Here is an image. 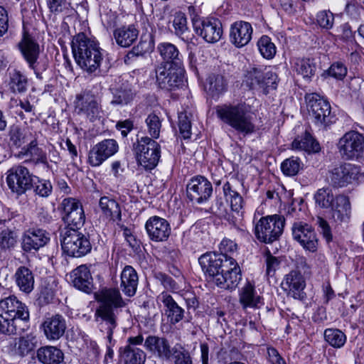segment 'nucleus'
I'll list each match as a JSON object with an SVG mask.
<instances>
[{
	"label": "nucleus",
	"mask_w": 364,
	"mask_h": 364,
	"mask_svg": "<svg viewBox=\"0 0 364 364\" xmlns=\"http://www.w3.org/2000/svg\"><path fill=\"white\" fill-rule=\"evenodd\" d=\"M198 262L208 281L219 288L232 291L242 279L240 268L233 257L210 252L202 255Z\"/></svg>",
	"instance_id": "nucleus-1"
},
{
	"label": "nucleus",
	"mask_w": 364,
	"mask_h": 364,
	"mask_svg": "<svg viewBox=\"0 0 364 364\" xmlns=\"http://www.w3.org/2000/svg\"><path fill=\"white\" fill-rule=\"evenodd\" d=\"M98 304L95 311V321L98 323L101 331L107 333L110 342L114 330L117 326L118 309L124 307V301L119 291L117 289L101 290L95 296Z\"/></svg>",
	"instance_id": "nucleus-2"
},
{
	"label": "nucleus",
	"mask_w": 364,
	"mask_h": 364,
	"mask_svg": "<svg viewBox=\"0 0 364 364\" xmlns=\"http://www.w3.org/2000/svg\"><path fill=\"white\" fill-rule=\"evenodd\" d=\"M71 48L76 63L84 71L87 73L100 71L103 53L97 41L84 33H79L73 36Z\"/></svg>",
	"instance_id": "nucleus-3"
},
{
	"label": "nucleus",
	"mask_w": 364,
	"mask_h": 364,
	"mask_svg": "<svg viewBox=\"0 0 364 364\" xmlns=\"http://www.w3.org/2000/svg\"><path fill=\"white\" fill-rule=\"evenodd\" d=\"M29 321L27 306L15 296L0 300V332L6 335L16 334L23 330V322Z\"/></svg>",
	"instance_id": "nucleus-4"
},
{
	"label": "nucleus",
	"mask_w": 364,
	"mask_h": 364,
	"mask_svg": "<svg viewBox=\"0 0 364 364\" xmlns=\"http://www.w3.org/2000/svg\"><path fill=\"white\" fill-rule=\"evenodd\" d=\"M216 114L223 122L244 136L255 132L250 107L244 102L218 106Z\"/></svg>",
	"instance_id": "nucleus-5"
},
{
	"label": "nucleus",
	"mask_w": 364,
	"mask_h": 364,
	"mask_svg": "<svg viewBox=\"0 0 364 364\" xmlns=\"http://www.w3.org/2000/svg\"><path fill=\"white\" fill-rule=\"evenodd\" d=\"M60 240L63 252L70 257H81L92 250L90 236L75 228H65L62 230Z\"/></svg>",
	"instance_id": "nucleus-6"
},
{
	"label": "nucleus",
	"mask_w": 364,
	"mask_h": 364,
	"mask_svg": "<svg viewBox=\"0 0 364 364\" xmlns=\"http://www.w3.org/2000/svg\"><path fill=\"white\" fill-rule=\"evenodd\" d=\"M17 48L36 78L42 80L43 73L48 69V63L46 60H39L41 51L38 43L31 35L24 33L17 44Z\"/></svg>",
	"instance_id": "nucleus-7"
},
{
	"label": "nucleus",
	"mask_w": 364,
	"mask_h": 364,
	"mask_svg": "<svg viewBox=\"0 0 364 364\" xmlns=\"http://www.w3.org/2000/svg\"><path fill=\"white\" fill-rule=\"evenodd\" d=\"M285 224L282 215H272L262 217L255 224L254 233L256 238L265 244L278 240L282 235Z\"/></svg>",
	"instance_id": "nucleus-8"
},
{
	"label": "nucleus",
	"mask_w": 364,
	"mask_h": 364,
	"mask_svg": "<svg viewBox=\"0 0 364 364\" xmlns=\"http://www.w3.org/2000/svg\"><path fill=\"white\" fill-rule=\"evenodd\" d=\"M136 161L145 169L154 168L161 157V146L158 142L149 136H142L134 144Z\"/></svg>",
	"instance_id": "nucleus-9"
},
{
	"label": "nucleus",
	"mask_w": 364,
	"mask_h": 364,
	"mask_svg": "<svg viewBox=\"0 0 364 364\" xmlns=\"http://www.w3.org/2000/svg\"><path fill=\"white\" fill-rule=\"evenodd\" d=\"M75 111L77 114L84 115L90 122L102 117V109L100 97L92 90H82L77 94L74 100Z\"/></svg>",
	"instance_id": "nucleus-10"
},
{
	"label": "nucleus",
	"mask_w": 364,
	"mask_h": 364,
	"mask_svg": "<svg viewBox=\"0 0 364 364\" xmlns=\"http://www.w3.org/2000/svg\"><path fill=\"white\" fill-rule=\"evenodd\" d=\"M309 107V114L318 126L326 127L335 122L336 115L331 112L328 101L316 93L306 95Z\"/></svg>",
	"instance_id": "nucleus-11"
},
{
	"label": "nucleus",
	"mask_w": 364,
	"mask_h": 364,
	"mask_svg": "<svg viewBox=\"0 0 364 364\" xmlns=\"http://www.w3.org/2000/svg\"><path fill=\"white\" fill-rule=\"evenodd\" d=\"M33 178V175L22 165L14 166L6 173V183L9 188L18 197L31 190Z\"/></svg>",
	"instance_id": "nucleus-12"
},
{
	"label": "nucleus",
	"mask_w": 364,
	"mask_h": 364,
	"mask_svg": "<svg viewBox=\"0 0 364 364\" xmlns=\"http://www.w3.org/2000/svg\"><path fill=\"white\" fill-rule=\"evenodd\" d=\"M156 83L163 90H173L183 85L182 68H176L169 64H160L155 70Z\"/></svg>",
	"instance_id": "nucleus-13"
},
{
	"label": "nucleus",
	"mask_w": 364,
	"mask_h": 364,
	"mask_svg": "<svg viewBox=\"0 0 364 364\" xmlns=\"http://www.w3.org/2000/svg\"><path fill=\"white\" fill-rule=\"evenodd\" d=\"M338 149L342 158L358 159L364 151V136L357 131L348 132L339 139Z\"/></svg>",
	"instance_id": "nucleus-14"
},
{
	"label": "nucleus",
	"mask_w": 364,
	"mask_h": 364,
	"mask_svg": "<svg viewBox=\"0 0 364 364\" xmlns=\"http://www.w3.org/2000/svg\"><path fill=\"white\" fill-rule=\"evenodd\" d=\"M359 168L350 163H342L328 171L327 179L333 188H343L358 179Z\"/></svg>",
	"instance_id": "nucleus-15"
},
{
	"label": "nucleus",
	"mask_w": 364,
	"mask_h": 364,
	"mask_svg": "<svg viewBox=\"0 0 364 364\" xmlns=\"http://www.w3.org/2000/svg\"><path fill=\"white\" fill-rule=\"evenodd\" d=\"M64 221L68 228L79 230L85 223V216L82 203L74 198H66L60 203Z\"/></svg>",
	"instance_id": "nucleus-16"
},
{
	"label": "nucleus",
	"mask_w": 364,
	"mask_h": 364,
	"mask_svg": "<svg viewBox=\"0 0 364 364\" xmlns=\"http://www.w3.org/2000/svg\"><path fill=\"white\" fill-rule=\"evenodd\" d=\"M212 193L211 183L202 176L193 177L186 185L187 198L193 203L200 204L207 201Z\"/></svg>",
	"instance_id": "nucleus-17"
},
{
	"label": "nucleus",
	"mask_w": 364,
	"mask_h": 364,
	"mask_svg": "<svg viewBox=\"0 0 364 364\" xmlns=\"http://www.w3.org/2000/svg\"><path fill=\"white\" fill-rule=\"evenodd\" d=\"M292 235L294 240L306 251L315 252L318 246V240L316 233L311 225L303 223H294L291 228Z\"/></svg>",
	"instance_id": "nucleus-18"
},
{
	"label": "nucleus",
	"mask_w": 364,
	"mask_h": 364,
	"mask_svg": "<svg viewBox=\"0 0 364 364\" xmlns=\"http://www.w3.org/2000/svg\"><path fill=\"white\" fill-rule=\"evenodd\" d=\"M118 149L119 145L115 139H104L91 148L88 154L87 162L91 166H99L114 155Z\"/></svg>",
	"instance_id": "nucleus-19"
},
{
	"label": "nucleus",
	"mask_w": 364,
	"mask_h": 364,
	"mask_svg": "<svg viewBox=\"0 0 364 364\" xmlns=\"http://www.w3.org/2000/svg\"><path fill=\"white\" fill-rule=\"evenodd\" d=\"M193 30L197 35L210 43L219 41L223 35L222 23L215 18H203L201 22L194 23Z\"/></svg>",
	"instance_id": "nucleus-20"
},
{
	"label": "nucleus",
	"mask_w": 364,
	"mask_h": 364,
	"mask_svg": "<svg viewBox=\"0 0 364 364\" xmlns=\"http://www.w3.org/2000/svg\"><path fill=\"white\" fill-rule=\"evenodd\" d=\"M21 247L24 252L38 251L50 241V234L46 230L30 228L22 235Z\"/></svg>",
	"instance_id": "nucleus-21"
},
{
	"label": "nucleus",
	"mask_w": 364,
	"mask_h": 364,
	"mask_svg": "<svg viewBox=\"0 0 364 364\" xmlns=\"http://www.w3.org/2000/svg\"><path fill=\"white\" fill-rule=\"evenodd\" d=\"M144 347L154 357L168 362L172 360V354L177 346L171 347L168 341L164 337L149 336L144 341Z\"/></svg>",
	"instance_id": "nucleus-22"
},
{
	"label": "nucleus",
	"mask_w": 364,
	"mask_h": 364,
	"mask_svg": "<svg viewBox=\"0 0 364 364\" xmlns=\"http://www.w3.org/2000/svg\"><path fill=\"white\" fill-rule=\"evenodd\" d=\"M145 229L149 238L154 242L166 241L171 232L169 223L159 216H151L146 222Z\"/></svg>",
	"instance_id": "nucleus-23"
},
{
	"label": "nucleus",
	"mask_w": 364,
	"mask_h": 364,
	"mask_svg": "<svg viewBox=\"0 0 364 364\" xmlns=\"http://www.w3.org/2000/svg\"><path fill=\"white\" fill-rule=\"evenodd\" d=\"M281 286L288 296L295 299L302 300L305 297L304 289L306 282L304 276L297 270H292L286 274Z\"/></svg>",
	"instance_id": "nucleus-24"
},
{
	"label": "nucleus",
	"mask_w": 364,
	"mask_h": 364,
	"mask_svg": "<svg viewBox=\"0 0 364 364\" xmlns=\"http://www.w3.org/2000/svg\"><path fill=\"white\" fill-rule=\"evenodd\" d=\"M66 328V321L60 314L46 317L41 324V329L50 341H58L62 338Z\"/></svg>",
	"instance_id": "nucleus-25"
},
{
	"label": "nucleus",
	"mask_w": 364,
	"mask_h": 364,
	"mask_svg": "<svg viewBox=\"0 0 364 364\" xmlns=\"http://www.w3.org/2000/svg\"><path fill=\"white\" fill-rule=\"evenodd\" d=\"M252 32L253 29L250 23L235 21L230 26V41L235 47L242 48L251 41Z\"/></svg>",
	"instance_id": "nucleus-26"
},
{
	"label": "nucleus",
	"mask_w": 364,
	"mask_h": 364,
	"mask_svg": "<svg viewBox=\"0 0 364 364\" xmlns=\"http://www.w3.org/2000/svg\"><path fill=\"white\" fill-rule=\"evenodd\" d=\"M164 304V313L168 321L175 325L184 318V309L181 307L173 298L166 291H163L159 296Z\"/></svg>",
	"instance_id": "nucleus-27"
},
{
	"label": "nucleus",
	"mask_w": 364,
	"mask_h": 364,
	"mask_svg": "<svg viewBox=\"0 0 364 364\" xmlns=\"http://www.w3.org/2000/svg\"><path fill=\"white\" fill-rule=\"evenodd\" d=\"M205 88L209 97L218 100L227 92L228 82L223 74L210 73L206 78Z\"/></svg>",
	"instance_id": "nucleus-28"
},
{
	"label": "nucleus",
	"mask_w": 364,
	"mask_h": 364,
	"mask_svg": "<svg viewBox=\"0 0 364 364\" xmlns=\"http://www.w3.org/2000/svg\"><path fill=\"white\" fill-rule=\"evenodd\" d=\"M73 286L79 290L90 293L92 289V277L88 267L82 264L73 269L70 274Z\"/></svg>",
	"instance_id": "nucleus-29"
},
{
	"label": "nucleus",
	"mask_w": 364,
	"mask_h": 364,
	"mask_svg": "<svg viewBox=\"0 0 364 364\" xmlns=\"http://www.w3.org/2000/svg\"><path fill=\"white\" fill-rule=\"evenodd\" d=\"M139 284V277L135 269L126 265L120 274V289L123 294L129 297L136 294Z\"/></svg>",
	"instance_id": "nucleus-30"
},
{
	"label": "nucleus",
	"mask_w": 364,
	"mask_h": 364,
	"mask_svg": "<svg viewBox=\"0 0 364 364\" xmlns=\"http://www.w3.org/2000/svg\"><path fill=\"white\" fill-rule=\"evenodd\" d=\"M113 36L118 46H131L138 38L139 30L135 24L122 25L114 30Z\"/></svg>",
	"instance_id": "nucleus-31"
},
{
	"label": "nucleus",
	"mask_w": 364,
	"mask_h": 364,
	"mask_svg": "<svg viewBox=\"0 0 364 364\" xmlns=\"http://www.w3.org/2000/svg\"><path fill=\"white\" fill-rule=\"evenodd\" d=\"M262 298L257 294L255 284L247 281L239 291V301L244 309L258 308L262 304Z\"/></svg>",
	"instance_id": "nucleus-32"
},
{
	"label": "nucleus",
	"mask_w": 364,
	"mask_h": 364,
	"mask_svg": "<svg viewBox=\"0 0 364 364\" xmlns=\"http://www.w3.org/2000/svg\"><path fill=\"white\" fill-rule=\"evenodd\" d=\"M157 50L165 61L161 64H169L178 68H183V57L175 45L168 42L161 43L158 45Z\"/></svg>",
	"instance_id": "nucleus-33"
},
{
	"label": "nucleus",
	"mask_w": 364,
	"mask_h": 364,
	"mask_svg": "<svg viewBox=\"0 0 364 364\" xmlns=\"http://www.w3.org/2000/svg\"><path fill=\"white\" fill-rule=\"evenodd\" d=\"M172 26L173 33L187 44L192 42L194 36L191 33L187 23L186 14L182 11H177L173 16Z\"/></svg>",
	"instance_id": "nucleus-34"
},
{
	"label": "nucleus",
	"mask_w": 364,
	"mask_h": 364,
	"mask_svg": "<svg viewBox=\"0 0 364 364\" xmlns=\"http://www.w3.org/2000/svg\"><path fill=\"white\" fill-rule=\"evenodd\" d=\"M112 100L111 104L113 105L124 106L130 104L136 96L130 84L125 82L117 87L111 89Z\"/></svg>",
	"instance_id": "nucleus-35"
},
{
	"label": "nucleus",
	"mask_w": 364,
	"mask_h": 364,
	"mask_svg": "<svg viewBox=\"0 0 364 364\" xmlns=\"http://www.w3.org/2000/svg\"><path fill=\"white\" fill-rule=\"evenodd\" d=\"M223 189L225 200L230 203L231 210L236 213L238 217L242 218V210L245 203L242 196L235 190L234 186L228 181L223 185Z\"/></svg>",
	"instance_id": "nucleus-36"
},
{
	"label": "nucleus",
	"mask_w": 364,
	"mask_h": 364,
	"mask_svg": "<svg viewBox=\"0 0 364 364\" xmlns=\"http://www.w3.org/2000/svg\"><path fill=\"white\" fill-rule=\"evenodd\" d=\"M333 210V218L335 221L347 222L350 218V204L349 198L344 195H339L334 198Z\"/></svg>",
	"instance_id": "nucleus-37"
},
{
	"label": "nucleus",
	"mask_w": 364,
	"mask_h": 364,
	"mask_svg": "<svg viewBox=\"0 0 364 364\" xmlns=\"http://www.w3.org/2000/svg\"><path fill=\"white\" fill-rule=\"evenodd\" d=\"M37 358L43 364H60L64 359V354L55 346H46L38 349Z\"/></svg>",
	"instance_id": "nucleus-38"
},
{
	"label": "nucleus",
	"mask_w": 364,
	"mask_h": 364,
	"mask_svg": "<svg viewBox=\"0 0 364 364\" xmlns=\"http://www.w3.org/2000/svg\"><path fill=\"white\" fill-rule=\"evenodd\" d=\"M292 68L306 81H311L315 75L317 66L312 58H297L293 60Z\"/></svg>",
	"instance_id": "nucleus-39"
},
{
	"label": "nucleus",
	"mask_w": 364,
	"mask_h": 364,
	"mask_svg": "<svg viewBox=\"0 0 364 364\" xmlns=\"http://www.w3.org/2000/svg\"><path fill=\"white\" fill-rule=\"evenodd\" d=\"M14 279L17 287L21 291L30 293L34 287V274L25 266H21L16 270Z\"/></svg>",
	"instance_id": "nucleus-40"
},
{
	"label": "nucleus",
	"mask_w": 364,
	"mask_h": 364,
	"mask_svg": "<svg viewBox=\"0 0 364 364\" xmlns=\"http://www.w3.org/2000/svg\"><path fill=\"white\" fill-rule=\"evenodd\" d=\"M99 206L102 214L109 220L115 222L122 220L120 205L114 199L108 196L101 197Z\"/></svg>",
	"instance_id": "nucleus-41"
},
{
	"label": "nucleus",
	"mask_w": 364,
	"mask_h": 364,
	"mask_svg": "<svg viewBox=\"0 0 364 364\" xmlns=\"http://www.w3.org/2000/svg\"><path fill=\"white\" fill-rule=\"evenodd\" d=\"M119 353L124 364H144L146 360V353L141 349L132 345L120 348Z\"/></svg>",
	"instance_id": "nucleus-42"
},
{
	"label": "nucleus",
	"mask_w": 364,
	"mask_h": 364,
	"mask_svg": "<svg viewBox=\"0 0 364 364\" xmlns=\"http://www.w3.org/2000/svg\"><path fill=\"white\" fill-rule=\"evenodd\" d=\"M291 146L294 149L304 150L309 153H316L320 150L319 144L307 132H305L304 134L296 138L293 141Z\"/></svg>",
	"instance_id": "nucleus-43"
},
{
	"label": "nucleus",
	"mask_w": 364,
	"mask_h": 364,
	"mask_svg": "<svg viewBox=\"0 0 364 364\" xmlns=\"http://www.w3.org/2000/svg\"><path fill=\"white\" fill-rule=\"evenodd\" d=\"M31 134L18 125L13 124L8 132L9 144L11 147L20 148L28 141Z\"/></svg>",
	"instance_id": "nucleus-44"
},
{
	"label": "nucleus",
	"mask_w": 364,
	"mask_h": 364,
	"mask_svg": "<svg viewBox=\"0 0 364 364\" xmlns=\"http://www.w3.org/2000/svg\"><path fill=\"white\" fill-rule=\"evenodd\" d=\"M18 156L19 158L29 156L28 160L34 164L45 163L46 161V154L41 149L38 147L36 140H31L27 146L23 147Z\"/></svg>",
	"instance_id": "nucleus-45"
},
{
	"label": "nucleus",
	"mask_w": 364,
	"mask_h": 364,
	"mask_svg": "<svg viewBox=\"0 0 364 364\" xmlns=\"http://www.w3.org/2000/svg\"><path fill=\"white\" fill-rule=\"evenodd\" d=\"M266 68L262 66L250 67L245 75V82L251 90L260 89Z\"/></svg>",
	"instance_id": "nucleus-46"
},
{
	"label": "nucleus",
	"mask_w": 364,
	"mask_h": 364,
	"mask_svg": "<svg viewBox=\"0 0 364 364\" xmlns=\"http://www.w3.org/2000/svg\"><path fill=\"white\" fill-rule=\"evenodd\" d=\"M27 76L18 70L14 69L9 73V86L14 92L23 93L28 89Z\"/></svg>",
	"instance_id": "nucleus-47"
},
{
	"label": "nucleus",
	"mask_w": 364,
	"mask_h": 364,
	"mask_svg": "<svg viewBox=\"0 0 364 364\" xmlns=\"http://www.w3.org/2000/svg\"><path fill=\"white\" fill-rule=\"evenodd\" d=\"M178 126L181 136L184 139H190L192 134V112L186 109L181 111L178 113Z\"/></svg>",
	"instance_id": "nucleus-48"
},
{
	"label": "nucleus",
	"mask_w": 364,
	"mask_h": 364,
	"mask_svg": "<svg viewBox=\"0 0 364 364\" xmlns=\"http://www.w3.org/2000/svg\"><path fill=\"white\" fill-rule=\"evenodd\" d=\"M31 189L33 190L36 195L42 198H48L53 192V186L49 180L33 176Z\"/></svg>",
	"instance_id": "nucleus-49"
},
{
	"label": "nucleus",
	"mask_w": 364,
	"mask_h": 364,
	"mask_svg": "<svg viewBox=\"0 0 364 364\" xmlns=\"http://www.w3.org/2000/svg\"><path fill=\"white\" fill-rule=\"evenodd\" d=\"M324 338L329 345L337 348L342 347L346 341V335L341 331L336 328L326 329Z\"/></svg>",
	"instance_id": "nucleus-50"
},
{
	"label": "nucleus",
	"mask_w": 364,
	"mask_h": 364,
	"mask_svg": "<svg viewBox=\"0 0 364 364\" xmlns=\"http://www.w3.org/2000/svg\"><path fill=\"white\" fill-rule=\"evenodd\" d=\"M316 204L321 208H329L333 205L334 196L329 188H320L314 195Z\"/></svg>",
	"instance_id": "nucleus-51"
},
{
	"label": "nucleus",
	"mask_w": 364,
	"mask_h": 364,
	"mask_svg": "<svg viewBox=\"0 0 364 364\" xmlns=\"http://www.w3.org/2000/svg\"><path fill=\"white\" fill-rule=\"evenodd\" d=\"M259 53L266 59H272L277 53V48L272 39L267 36H262L257 42Z\"/></svg>",
	"instance_id": "nucleus-52"
},
{
	"label": "nucleus",
	"mask_w": 364,
	"mask_h": 364,
	"mask_svg": "<svg viewBox=\"0 0 364 364\" xmlns=\"http://www.w3.org/2000/svg\"><path fill=\"white\" fill-rule=\"evenodd\" d=\"M154 50V40L150 35L149 41H141L136 46L127 54L126 58L128 59L133 58L136 56H142L146 53H151Z\"/></svg>",
	"instance_id": "nucleus-53"
},
{
	"label": "nucleus",
	"mask_w": 364,
	"mask_h": 364,
	"mask_svg": "<svg viewBox=\"0 0 364 364\" xmlns=\"http://www.w3.org/2000/svg\"><path fill=\"white\" fill-rule=\"evenodd\" d=\"M146 124L147 127V131L150 138L152 139H156L160 136L161 121L160 118L154 113H151L148 115L146 119Z\"/></svg>",
	"instance_id": "nucleus-54"
},
{
	"label": "nucleus",
	"mask_w": 364,
	"mask_h": 364,
	"mask_svg": "<svg viewBox=\"0 0 364 364\" xmlns=\"http://www.w3.org/2000/svg\"><path fill=\"white\" fill-rule=\"evenodd\" d=\"M281 168L286 176H295L301 168V161L297 157H291L282 163Z\"/></svg>",
	"instance_id": "nucleus-55"
},
{
	"label": "nucleus",
	"mask_w": 364,
	"mask_h": 364,
	"mask_svg": "<svg viewBox=\"0 0 364 364\" xmlns=\"http://www.w3.org/2000/svg\"><path fill=\"white\" fill-rule=\"evenodd\" d=\"M264 79L261 84L260 89L263 90V92L267 95L269 93V90H276L278 82V76L276 73L272 70L264 71Z\"/></svg>",
	"instance_id": "nucleus-56"
},
{
	"label": "nucleus",
	"mask_w": 364,
	"mask_h": 364,
	"mask_svg": "<svg viewBox=\"0 0 364 364\" xmlns=\"http://www.w3.org/2000/svg\"><path fill=\"white\" fill-rule=\"evenodd\" d=\"M266 263V274L268 276H274L276 271L279 268L281 261L271 253L268 248H266L264 254Z\"/></svg>",
	"instance_id": "nucleus-57"
},
{
	"label": "nucleus",
	"mask_w": 364,
	"mask_h": 364,
	"mask_svg": "<svg viewBox=\"0 0 364 364\" xmlns=\"http://www.w3.org/2000/svg\"><path fill=\"white\" fill-rule=\"evenodd\" d=\"M172 359L174 364H193L190 352L181 345L174 350Z\"/></svg>",
	"instance_id": "nucleus-58"
},
{
	"label": "nucleus",
	"mask_w": 364,
	"mask_h": 364,
	"mask_svg": "<svg viewBox=\"0 0 364 364\" xmlns=\"http://www.w3.org/2000/svg\"><path fill=\"white\" fill-rule=\"evenodd\" d=\"M316 22L318 25L324 29H331L334 23V15L329 10H322L316 14Z\"/></svg>",
	"instance_id": "nucleus-59"
},
{
	"label": "nucleus",
	"mask_w": 364,
	"mask_h": 364,
	"mask_svg": "<svg viewBox=\"0 0 364 364\" xmlns=\"http://www.w3.org/2000/svg\"><path fill=\"white\" fill-rule=\"evenodd\" d=\"M16 243V235L11 230L6 228L0 232V249L6 250L14 247Z\"/></svg>",
	"instance_id": "nucleus-60"
},
{
	"label": "nucleus",
	"mask_w": 364,
	"mask_h": 364,
	"mask_svg": "<svg viewBox=\"0 0 364 364\" xmlns=\"http://www.w3.org/2000/svg\"><path fill=\"white\" fill-rule=\"evenodd\" d=\"M154 277L166 290L172 292H176L179 290V286L169 275L158 272L154 273Z\"/></svg>",
	"instance_id": "nucleus-61"
},
{
	"label": "nucleus",
	"mask_w": 364,
	"mask_h": 364,
	"mask_svg": "<svg viewBox=\"0 0 364 364\" xmlns=\"http://www.w3.org/2000/svg\"><path fill=\"white\" fill-rule=\"evenodd\" d=\"M16 345L17 351L21 356L28 355L35 348V344L29 336L20 338Z\"/></svg>",
	"instance_id": "nucleus-62"
},
{
	"label": "nucleus",
	"mask_w": 364,
	"mask_h": 364,
	"mask_svg": "<svg viewBox=\"0 0 364 364\" xmlns=\"http://www.w3.org/2000/svg\"><path fill=\"white\" fill-rule=\"evenodd\" d=\"M220 253L218 255H223L226 257H232V255L237 250V244L230 240L223 239L219 245Z\"/></svg>",
	"instance_id": "nucleus-63"
},
{
	"label": "nucleus",
	"mask_w": 364,
	"mask_h": 364,
	"mask_svg": "<svg viewBox=\"0 0 364 364\" xmlns=\"http://www.w3.org/2000/svg\"><path fill=\"white\" fill-rule=\"evenodd\" d=\"M328 73L337 80H342L347 74V68L343 63L336 62L331 65L328 70Z\"/></svg>",
	"instance_id": "nucleus-64"
}]
</instances>
